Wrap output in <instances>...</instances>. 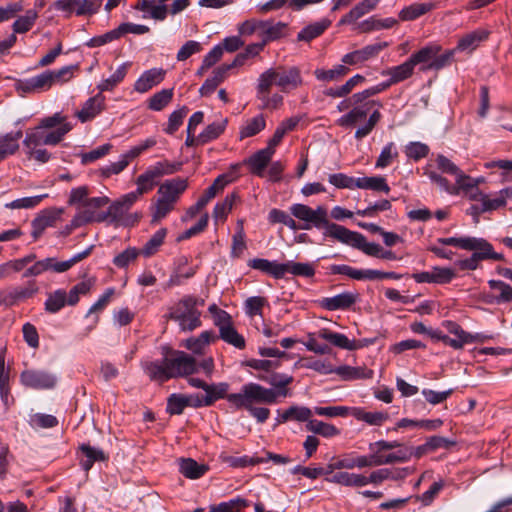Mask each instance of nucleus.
I'll use <instances>...</instances> for the list:
<instances>
[{
	"mask_svg": "<svg viewBox=\"0 0 512 512\" xmlns=\"http://www.w3.org/2000/svg\"><path fill=\"white\" fill-rule=\"evenodd\" d=\"M194 388L200 391L194 393V407L210 406L219 399L225 398L236 409H246L258 423H264L270 416V410L266 407H257L255 404H275L276 401L260 400L256 396L255 389L249 383L244 384L240 392L227 394V383L209 384L194 377Z\"/></svg>",
	"mask_w": 512,
	"mask_h": 512,
	"instance_id": "f257e3e1",
	"label": "nucleus"
},
{
	"mask_svg": "<svg viewBox=\"0 0 512 512\" xmlns=\"http://www.w3.org/2000/svg\"><path fill=\"white\" fill-rule=\"evenodd\" d=\"M151 381L162 384L170 379L192 374V356L183 351L162 347V358L142 364Z\"/></svg>",
	"mask_w": 512,
	"mask_h": 512,
	"instance_id": "f03ea898",
	"label": "nucleus"
},
{
	"mask_svg": "<svg viewBox=\"0 0 512 512\" xmlns=\"http://www.w3.org/2000/svg\"><path fill=\"white\" fill-rule=\"evenodd\" d=\"M303 84L301 71L296 66H277L265 70L258 78L257 90L264 95L271 92L273 86L283 93L298 89Z\"/></svg>",
	"mask_w": 512,
	"mask_h": 512,
	"instance_id": "7ed1b4c3",
	"label": "nucleus"
},
{
	"mask_svg": "<svg viewBox=\"0 0 512 512\" xmlns=\"http://www.w3.org/2000/svg\"><path fill=\"white\" fill-rule=\"evenodd\" d=\"M291 214L304 222V225L299 226V229L308 230L312 227L323 230V237L335 240L342 225L331 222L328 219V212L326 207L318 206L316 209L305 204H293L290 207Z\"/></svg>",
	"mask_w": 512,
	"mask_h": 512,
	"instance_id": "20e7f679",
	"label": "nucleus"
},
{
	"mask_svg": "<svg viewBox=\"0 0 512 512\" xmlns=\"http://www.w3.org/2000/svg\"><path fill=\"white\" fill-rule=\"evenodd\" d=\"M257 378L261 381L266 382L273 388H266L258 383L250 382L252 388L255 389L256 396L260 400L276 401L278 397L286 398L292 395L288 386L293 382L291 375L273 372L269 375L261 374Z\"/></svg>",
	"mask_w": 512,
	"mask_h": 512,
	"instance_id": "39448f33",
	"label": "nucleus"
},
{
	"mask_svg": "<svg viewBox=\"0 0 512 512\" xmlns=\"http://www.w3.org/2000/svg\"><path fill=\"white\" fill-rule=\"evenodd\" d=\"M93 248H94V246L91 245L87 249L73 255L70 259L65 260V261H58L54 257H48V258L39 260V261L33 263L30 267H28L24 271L22 277L23 278L36 277L46 271H53L55 273L66 272L70 268H72L75 264H77L78 262L87 258L91 254Z\"/></svg>",
	"mask_w": 512,
	"mask_h": 512,
	"instance_id": "423d86ee",
	"label": "nucleus"
},
{
	"mask_svg": "<svg viewBox=\"0 0 512 512\" xmlns=\"http://www.w3.org/2000/svg\"><path fill=\"white\" fill-rule=\"evenodd\" d=\"M93 248H94V246L91 245L87 249L73 255L70 259L65 260V261H58L54 257H48V258L39 260V261L33 263L30 267H28L24 271L22 277L23 278L36 277L46 271H53L55 273L66 272L70 268H72L75 264H77L78 262L87 258L91 254Z\"/></svg>",
	"mask_w": 512,
	"mask_h": 512,
	"instance_id": "0eeeda50",
	"label": "nucleus"
},
{
	"mask_svg": "<svg viewBox=\"0 0 512 512\" xmlns=\"http://www.w3.org/2000/svg\"><path fill=\"white\" fill-rule=\"evenodd\" d=\"M181 162H170L163 160L151 165L147 170L136 179L137 191L141 196L151 191L161 177L173 174L180 170Z\"/></svg>",
	"mask_w": 512,
	"mask_h": 512,
	"instance_id": "6e6552de",
	"label": "nucleus"
},
{
	"mask_svg": "<svg viewBox=\"0 0 512 512\" xmlns=\"http://www.w3.org/2000/svg\"><path fill=\"white\" fill-rule=\"evenodd\" d=\"M72 130L71 124H64L55 130L48 131L47 129L38 125L26 132L23 145L25 148H37L44 145L55 146L59 144L64 136Z\"/></svg>",
	"mask_w": 512,
	"mask_h": 512,
	"instance_id": "1a4fd4ad",
	"label": "nucleus"
},
{
	"mask_svg": "<svg viewBox=\"0 0 512 512\" xmlns=\"http://www.w3.org/2000/svg\"><path fill=\"white\" fill-rule=\"evenodd\" d=\"M108 203L109 198L106 196L86 199L73 217L71 221L72 226L80 227L92 222L100 223L106 221L105 211H101L100 208Z\"/></svg>",
	"mask_w": 512,
	"mask_h": 512,
	"instance_id": "9d476101",
	"label": "nucleus"
},
{
	"mask_svg": "<svg viewBox=\"0 0 512 512\" xmlns=\"http://www.w3.org/2000/svg\"><path fill=\"white\" fill-rule=\"evenodd\" d=\"M370 451V455H354V468L362 469L395 463H405L408 461L409 457L407 450L393 451L387 454L377 453L375 449Z\"/></svg>",
	"mask_w": 512,
	"mask_h": 512,
	"instance_id": "9b49d317",
	"label": "nucleus"
},
{
	"mask_svg": "<svg viewBox=\"0 0 512 512\" xmlns=\"http://www.w3.org/2000/svg\"><path fill=\"white\" fill-rule=\"evenodd\" d=\"M335 241L341 244L350 246L352 248L362 251L364 254L379 258L382 252V247L374 242H368L366 237L356 231H352L342 225Z\"/></svg>",
	"mask_w": 512,
	"mask_h": 512,
	"instance_id": "f8f14e48",
	"label": "nucleus"
},
{
	"mask_svg": "<svg viewBox=\"0 0 512 512\" xmlns=\"http://www.w3.org/2000/svg\"><path fill=\"white\" fill-rule=\"evenodd\" d=\"M156 143H157V141L155 138H153V137L147 138L140 144L132 147L130 150H128L124 154L120 155L118 161L110 163L109 165H106L105 167H103L102 174L105 177H110L111 175L119 174L129 165V163L132 160L137 158L144 151L155 146Z\"/></svg>",
	"mask_w": 512,
	"mask_h": 512,
	"instance_id": "ddd939ff",
	"label": "nucleus"
},
{
	"mask_svg": "<svg viewBox=\"0 0 512 512\" xmlns=\"http://www.w3.org/2000/svg\"><path fill=\"white\" fill-rule=\"evenodd\" d=\"M57 380L54 373L41 369H26L20 374L22 385L35 390L53 389Z\"/></svg>",
	"mask_w": 512,
	"mask_h": 512,
	"instance_id": "4468645a",
	"label": "nucleus"
},
{
	"mask_svg": "<svg viewBox=\"0 0 512 512\" xmlns=\"http://www.w3.org/2000/svg\"><path fill=\"white\" fill-rule=\"evenodd\" d=\"M55 10L69 18L73 14L76 16H91L99 12L100 7L91 0H57L53 3Z\"/></svg>",
	"mask_w": 512,
	"mask_h": 512,
	"instance_id": "2eb2a0df",
	"label": "nucleus"
},
{
	"mask_svg": "<svg viewBox=\"0 0 512 512\" xmlns=\"http://www.w3.org/2000/svg\"><path fill=\"white\" fill-rule=\"evenodd\" d=\"M374 107H382V104L376 100H362L353 105L349 112L342 115L337 123L341 127H352L365 119Z\"/></svg>",
	"mask_w": 512,
	"mask_h": 512,
	"instance_id": "dca6fc26",
	"label": "nucleus"
},
{
	"mask_svg": "<svg viewBox=\"0 0 512 512\" xmlns=\"http://www.w3.org/2000/svg\"><path fill=\"white\" fill-rule=\"evenodd\" d=\"M388 46L387 42H380L367 45L361 49L354 50L345 54L341 62L349 66H356L369 59L376 57L384 48Z\"/></svg>",
	"mask_w": 512,
	"mask_h": 512,
	"instance_id": "f3484780",
	"label": "nucleus"
},
{
	"mask_svg": "<svg viewBox=\"0 0 512 512\" xmlns=\"http://www.w3.org/2000/svg\"><path fill=\"white\" fill-rule=\"evenodd\" d=\"M171 319L178 322L181 330H192V299L185 297L179 301L171 310Z\"/></svg>",
	"mask_w": 512,
	"mask_h": 512,
	"instance_id": "a211bd4d",
	"label": "nucleus"
},
{
	"mask_svg": "<svg viewBox=\"0 0 512 512\" xmlns=\"http://www.w3.org/2000/svg\"><path fill=\"white\" fill-rule=\"evenodd\" d=\"M317 337L329 342L331 345L349 351L357 350L362 345L357 340H350L344 334L334 332L328 328H322L317 332Z\"/></svg>",
	"mask_w": 512,
	"mask_h": 512,
	"instance_id": "6ab92c4d",
	"label": "nucleus"
},
{
	"mask_svg": "<svg viewBox=\"0 0 512 512\" xmlns=\"http://www.w3.org/2000/svg\"><path fill=\"white\" fill-rule=\"evenodd\" d=\"M468 250L474 251L473 253L478 257L480 261L488 259L495 261L505 260L504 255L495 252L493 246L483 238L471 237L468 245Z\"/></svg>",
	"mask_w": 512,
	"mask_h": 512,
	"instance_id": "aec40b11",
	"label": "nucleus"
},
{
	"mask_svg": "<svg viewBox=\"0 0 512 512\" xmlns=\"http://www.w3.org/2000/svg\"><path fill=\"white\" fill-rule=\"evenodd\" d=\"M105 98L101 93L89 98L82 106L81 110L76 112V117L85 123L94 119L104 109Z\"/></svg>",
	"mask_w": 512,
	"mask_h": 512,
	"instance_id": "412c9836",
	"label": "nucleus"
},
{
	"mask_svg": "<svg viewBox=\"0 0 512 512\" xmlns=\"http://www.w3.org/2000/svg\"><path fill=\"white\" fill-rule=\"evenodd\" d=\"M164 76L165 71L163 69L152 68L147 70L136 80L134 89L139 93H145L161 83Z\"/></svg>",
	"mask_w": 512,
	"mask_h": 512,
	"instance_id": "4be33fe9",
	"label": "nucleus"
},
{
	"mask_svg": "<svg viewBox=\"0 0 512 512\" xmlns=\"http://www.w3.org/2000/svg\"><path fill=\"white\" fill-rule=\"evenodd\" d=\"M357 296L350 292H344L333 297H326L320 301V306L329 311L345 310L355 304Z\"/></svg>",
	"mask_w": 512,
	"mask_h": 512,
	"instance_id": "5701e85b",
	"label": "nucleus"
},
{
	"mask_svg": "<svg viewBox=\"0 0 512 512\" xmlns=\"http://www.w3.org/2000/svg\"><path fill=\"white\" fill-rule=\"evenodd\" d=\"M186 187V180L180 178L167 180L158 189L159 198L175 203Z\"/></svg>",
	"mask_w": 512,
	"mask_h": 512,
	"instance_id": "b1692460",
	"label": "nucleus"
},
{
	"mask_svg": "<svg viewBox=\"0 0 512 512\" xmlns=\"http://www.w3.org/2000/svg\"><path fill=\"white\" fill-rule=\"evenodd\" d=\"M398 24V20L393 17L380 19L377 16H371L357 23L355 29L360 33H370L383 29H390Z\"/></svg>",
	"mask_w": 512,
	"mask_h": 512,
	"instance_id": "393cba45",
	"label": "nucleus"
},
{
	"mask_svg": "<svg viewBox=\"0 0 512 512\" xmlns=\"http://www.w3.org/2000/svg\"><path fill=\"white\" fill-rule=\"evenodd\" d=\"M441 46L438 44L427 45L417 52H414L410 55V60L416 67L420 65L419 70L422 72L430 71L431 69H424L425 66L430 65L433 62V57L440 53Z\"/></svg>",
	"mask_w": 512,
	"mask_h": 512,
	"instance_id": "a878e982",
	"label": "nucleus"
},
{
	"mask_svg": "<svg viewBox=\"0 0 512 512\" xmlns=\"http://www.w3.org/2000/svg\"><path fill=\"white\" fill-rule=\"evenodd\" d=\"M248 266L252 269L259 270L275 279L283 278V263L270 261L264 258H254L248 261Z\"/></svg>",
	"mask_w": 512,
	"mask_h": 512,
	"instance_id": "bb28decb",
	"label": "nucleus"
},
{
	"mask_svg": "<svg viewBox=\"0 0 512 512\" xmlns=\"http://www.w3.org/2000/svg\"><path fill=\"white\" fill-rule=\"evenodd\" d=\"M274 153L275 152L272 151L271 148L266 147L253 154L248 160L251 173L262 177L264 175V170L270 163Z\"/></svg>",
	"mask_w": 512,
	"mask_h": 512,
	"instance_id": "cd10ccee",
	"label": "nucleus"
},
{
	"mask_svg": "<svg viewBox=\"0 0 512 512\" xmlns=\"http://www.w3.org/2000/svg\"><path fill=\"white\" fill-rule=\"evenodd\" d=\"M380 0H362L357 3L347 14L340 19V24H350L356 22L364 15L373 11Z\"/></svg>",
	"mask_w": 512,
	"mask_h": 512,
	"instance_id": "c85d7f7f",
	"label": "nucleus"
},
{
	"mask_svg": "<svg viewBox=\"0 0 512 512\" xmlns=\"http://www.w3.org/2000/svg\"><path fill=\"white\" fill-rule=\"evenodd\" d=\"M489 31L485 29H477L464 35L458 41L455 50L459 51H473L479 44L488 39Z\"/></svg>",
	"mask_w": 512,
	"mask_h": 512,
	"instance_id": "c756f323",
	"label": "nucleus"
},
{
	"mask_svg": "<svg viewBox=\"0 0 512 512\" xmlns=\"http://www.w3.org/2000/svg\"><path fill=\"white\" fill-rule=\"evenodd\" d=\"M334 373L345 381L370 379L373 377V371L364 366L352 367L349 365H342L336 367L334 369Z\"/></svg>",
	"mask_w": 512,
	"mask_h": 512,
	"instance_id": "7c9ffc66",
	"label": "nucleus"
},
{
	"mask_svg": "<svg viewBox=\"0 0 512 512\" xmlns=\"http://www.w3.org/2000/svg\"><path fill=\"white\" fill-rule=\"evenodd\" d=\"M232 179L227 174L219 175L204 192L203 196L199 198L196 204L197 209L203 208L211 199H213L225 186H227Z\"/></svg>",
	"mask_w": 512,
	"mask_h": 512,
	"instance_id": "2f4dec72",
	"label": "nucleus"
},
{
	"mask_svg": "<svg viewBox=\"0 0 512 512\" xmlns=\"http://www.w3.org/2000/svg\"><path fill=\"white\" fill-rule=\"evenodd\" d=\"M226 125L227 119L209 124L202 132L194 136V146L204 145L217 139L225 131Z\"/></svg>",
	"mask_w": 512,
	"mask_h": 512,
	"instance_id": "473e14b6",
	"label": "nucleus"
},
{
	"mask_svg": "<svg viewBox=\"0 0 512 512\" xmlns=\"http://www.w3.org/2000/svg\"><path fill=\"white\" fill-rule=\"evenodd\" d=\"M415 66L408 58L404 63L391 67L383 72V75L390 76V83H399L410 78L414 73Z\"/></svg>",
	"mask_w": 512,
	"mask_h": 512,
	"instance_id": "72a5a7b5",
	"label": "nucleus"
},
{
	"mask_svg": "<svg viewBox=\"0 0 512 512\" xmlns=\"http://www.w3.org/2000/svg\"><path fill=\"white\" fill-rule=\"evenodd\" d=\"M264 24V26H261L260 37L265 45L284 36L287 27L285 23L264 21Z\"/></svg>",
	"mask_w": 512,
	"mask_h": 512,
	"instance_id": "f704fd0d",
	"label": "nucleus"
},
{
	"mask_svg": "<svg viewBox=\"0 0 512 512\" xmlns=\"http://www.w3.org/2000/svg\"><path fill=\"white\" fill-rule=\"evenodd\" d=\"M266 127L265 117L260 114L251 119H248L240 128L239 138L243 140L248 137H253L264 130Z\"/></svg>",
	"mask_w": 512,
	"mask_h": 512,
	"instance_id": "c9c22d12",
	"label": "nucleus"
},
{
	"mask_svg": "<svg viewBox=\"0 0 512 512\" xmlns=\"http://www.w3.org/2000/svg\"><path fill=\"white\" fill-rule=\"evenodd\" d=\"M433 8L434 5L432 3H413L407 7H404L399 12V19L401 21H413L428 13Z\"/></svg>",
	"mask_w": 512,
	"mask_h": 512,
	"instance_id": "e433bc0d",
	"label": "nucleus"
},
{
	"mask_svg": "<svg viewBox=\"0 0 512 512\" xmlns=\"http://www.w3.org/2000/svg\"><path fill=\"white\" fill-rule=\"evenodd\" d=\"M349 72H350V68L346 64L342 63V64H338V65L334 66L332 69H328V70L318 68L314 71V75H315L316 79L319 81L330 82V81H335V80H339V79L343 78Z\"/></svg>",
	"mask_w": 512,
	"mask_h": 512,
	"instance_id": "4c0bfd02",
	"label": "nucleus"
},
{
	"mask_svg": "<svg viewBox=\"0 0 512 512\" xmlns=\"http://www.w3.org/2000/svg\"><path fill=\"white\" fill-rule=\"evenodd\" d=\"M356 187L360 189L384 192L385 194L390 192V187L388 186L386 179L382 176L357 178Z\"/></svg>",
	"mask_w": 512,
	"mask_h": 512,
	"instance_id": "58836bf2",
	"label": "nucleus"
},
{
	"mask_svg": "<svg viewBox=\"0 0 512 512\" xmlns=\"http://www.w3.org/2000/svg\"><path fill=\"white\" fill-rule=\"evenodd\" d=\"M331 22L327 19H323L319 22L312 23L303 28L297 35L299 41L309 42L319 37L329 26Z\"/></svg>",
	"mask_w": 512,
	"mask_h": 512,
	"instance_id": "ea45409f",
	"label": "nucleus"
},
{
	"mask_svg": "<svg viewBox=\"0 0 512 512\" xmlns=\"http://www.w3.org/2000/svg\"><path fill=\"white\" fill-rule=\"evenodd\" d=\"M80 450L85 458L81 460V466L85 471H89L94 462L106 460V456L101 449L94 448L88 444H82Z\"/></svg>",
	"mask_w": 512,
	"mask_h": 512,
	"instance_id": "a19ab883",
	"label": "nucleus"
},
{
	"mask_svg": "<svg viewBox=\"0 0 512 512\" xmlns=\"http://www.w3.org/2000/svg\"><path fill=\"white\" fill-rule=\"evenodd\" d=\"M283 277L289 273L294 276H302L306 278L313 277L315 275V268L310 263H300L294 261H287L283 263Z\"/></svg>",
	"mask_w": 512,
	"mask_h": 512,
	"instance_id": "79ce46f5",
	"label": "nucleus"
},
{
	"mask_svg": "<svg viewBox=\"0 0 512 512\" xmlns=\"http://www.w3.org/2000/svg\"><path fill=\"white\" fill-rule=\"evenodd\" d=\"M38 12L34 9H29L25 12V15L17 18L13 25L12 29L14 33L23 34L28 32L35 24L38 19Z\"/></svg>",
	"mask_w": 512,
	"mask_h": 512,
	"instance_id": "37998d69",
	"label": "nucleus"
},
{
	"mask_svg": "<svg viewBox=\"0 0 512 512\" xmlns=\"http://www.w3.org/2000/svg\"><path fill=\"white\" fill-rule=\"evenodd\" d=\"M128 66V63H123L109 78L103 80L98 85L99 93L102 94L104 91H112L120 82H122L127 74Z\"/></svg>",
	"mask_w": 512,
	"mask_h": 512,
	"instance_id": "c03bdc74",
	"label": "nucleus"
},
{
	"mask_svg": "<svg viewBox=\"0 0 512 512\" xmlns=\"http://www.w3.org/2000/svg\"><path fill=\"white\" fill-rule=\"evenodd\" d=\"M333 274L345 275L354 280H369V269H356L349 265H332L330 268Z\"/></svg>",
	"mask_w": 512,
	"mask_h": 512,
	"instance_id": "a18cd8bd",
	"label": "nucleus"
},
{
	"mask_svg": "<svg viewBox=\"0 0 512 512\" xmlns=\"http://www.w3.org/2000/svg\"><path fill=\"white\" fill-rule=\"evenodd\" d=\"M306 428L308 431H311L315 434L321 435L326 438L334 437L340 434V430L334 425L315 419L310 420L306 424Z\"/></svg>",
	"mask_w": 512,
	"mask_h": 512,
	"instance_id": "49530a36",
	"label": "nucleus"
},
{
	"mask_svg": "<svg viewBox=\"0 0 512 512\" xmlns=\"http://www.w3.org/2000/svg\"><path fill=\"white\" fill-rule=\"evenodd\" d=\"M488 285L491 290L497 291L498 295L495 296V302L509 303L512 302V286L501 280H489Z\"/></svg>",
	"mask_w": 512,
	"mask_h": 512,
	"instance_id": "de8ad7c7",
	"label": "nucleus"
},
{
	"mask_svg": "<svg viewBox=\"0 0 512 512\" xmlns=\"http://www.w3.org/2000/svg\"><path fill=\"white\" fill-rule=\"evenodd\" d=\"M247 245L245 241V232L243 229L242 221H238L237 230L232 236V244H231V257L232 258H240L244 251L246 250Z\"/></svg>",
	"mask_w": 512,
	"mask_h": 512,
	"instance_id": "09e8293b",
	"label": "nucleus"
},
{
	"mask_svg": "<svg viewBox=\"0 0 512 512\" xmlns=\"http://www.w3.org/2000/svg\"><path fill=\"white\" fill-rule=\"evenodd\" d=\"M236 193H231L225 197V199L217 203L213 210V218L216 222H224L227 215L232 210L234 202L237 198Z\"/></svg>",
	"mask_w": 512,
	"mask_h": 512,
	"instance_id": "8fccbe9b",
	"label": "nucleus"
},
{
	"mask_svg": "<svg viewBox=\"0 0 512 512\" xmlns=\"http://www.w3.org/2000/svg\"><path fill=\"white\" fill-rule=\"evenodd\" d=\"M67 304V293L63 289H58L49 294L45 301V309L50 313H57Z\"/></svg>",
	"mask_w": 512,
	"mask_h": 512,
	"instance_id": "3c124183",
	"label": "nucleus"
},
{
	"mask_svg": "<svg viewBox=\"0 0 512 512\" xmlns=\"http://www.w3.org/2000/svg\"><path fill=\"white\" fill-rule=\"evenodd\" d=\"M219 337L237 349H244L246 346L245 338L237 332L233 325L229 327H221Z\"/></svg>",
	"mask_w": 512,
	"mask_h": 512,
	"instance_id": "603ef678",
	"label": "nucleus"
},
{
	"mask_svg": "<svg viewBox=\"0 0 512 512\" xmlns=\"http://www.w3.org/2000/svg\"><path fill=\"white\" fill-rule=\"evenodd\" d=\"M94 284V279H88L73 286L72 289L67 294V305L74 306L75 304H77L80 299V296L87 295Z\"/></svg>",
	"mask_w": 512,
	"mask_h": 512,
	"instance_id": "864d4df0",
	"label": "nucleus"
},
{
	"mask_svg": "<svg viewBox=\"0 0 512 512\" xmlns=\"http://www.w3.org/2000/svg\"><path fill=\"white\" fill-rule=\"evenodd\" d=\"M380 108L381 107H377L374 110L372 109L367 122L363 126L357 128L354 134V137L357 140H361L368 136L373 131L378 122L381 120L382 114L380 112Z\"/></svg>",
	"mask_w": 512,
	"mask_h": 512,
	"instance_id": "5fc2aeb1",
	"label": "nucleus"
},
{
	"mask_svg": "<svg viewBox=\"0 0 512 512\" xmlns=\"http://www.w3.org/2000/svg\"><path fill=\"white\" fill-rule=\"evenodd\" d=\"M356 419L364 421L369 425L380 426L388 420L389 415L386 412H367L363 409H356L354 412Z\"/></svg>",
	"mask_w": 512,
	"mask_h": 512,
	"instance_id": "6e6d98bb",
	"label": "nucleus"
},
{
	"mask_svg": "<svg viewBox=\"0 0 512 512\" xmlns=\"http://www.w3.org/2000/svg\"><path fill=\"white\" fill-rule=\"evenodd\" d=\"M56 220V215L50 212H45L32 221V236L38 239L47 227L53 226Z\"/></svg>",
	"mask_w": 512,
	"mask_h": 512,
	"instance_id": "4d7b16f0",
	"label": "nucleus"
},
{
	"mask_svg": "<svg viewBox=\"0 0 512 512\" xmlns=\"http://www.w3.org/2000/svg\"><path fill=\"white\" fill-rule=\"evenodd\" d=\"M437 167L443 172L456 176V183H463L466 179V175L447 157L444 155H438Z\"/></svg>",
	"mask_w": 512,
	"mask_h": 512,
	"instance_id": "13d9d810",
	"label": "nucleus"
},
{
	"mask_svg": "<svg viewBox=\"0 0 512 512\" xmlns=\"http://www.w3.org/2000/svg\"><path fill=\"white\" fill-rule=\"evenodd\" d=\"M167 230L162 228L155 232L151 238L146 242V244L141 249L140 253L146 257H150L157 252L159 247L163 244L164 239L166 237Z\"/></svg>",
	"mask_w": 512,
	"mask_h": 512,
	"instance_id": "bf43d9fd",
	"label": "nucleus"
},
{
	"mask_svg": "<svg viewBox=\"0 0 512 512\" xmlns=\"http://www.w3.org/2000/svg\"><path fill=\"white\" fill-rule=\"evenodd\" d=\"M215 369L214 359L212 356L194 355V375L203 374L211 377Z\"/></svg>",
	"mask_w": 512,
	"mask_h": 512,
	"instance_id": "052dcab7",
	"label": "nucleus"
},
{
	"mask_svg": "<svg viewBox=\"0 0 512 512\" xmlns=\"http://www.w3.org/2000/svg\"><path fill=\"white\" fill-rule=\"evenodd\" d=\"M508 199L507 188L502 189L497 194L494 195L493 198H490L487 194L483 204L481 205V211H493L497 210L506 205V201Z\"/></svg>",
	"mask_w": 512,
	"mask_h": 512,
	"instance_id": "680f3d73",
	"label": "nucleus"
},
{
	"mask_svg": "<svg viewBox=\"0 0 512 512\" xmlns=\"http://www.w3.org/2000/svg\"><path fill=\"white\" fill-rule=\"evenodd\" d=\"M267 304V300L261 296H252L244 302V310L247 316L255 317L262 316V310Z\"/></svg>",
	"mask_w": 512,
	"mask_h": 512,
	"instance_id": "e2e57ef3",
	"label": "nucleus"
},
{
	"mask_svg": "<svg viewBox=\"0 0 512 512\" xmlns=\"http://www.w3.org/2000/svg\"><path fill=\"white\" fill-rule=\"evenodd\" d=\"M218 336L212 330L203 331L196 339H194V355H204L206 347L214 343Z\"/></svg>",
	"mask_w": 512,
	"mask_h": 512,
	"instance_id": "0e129e2a",
	"label": "nucleus"
},
{
	"mask_svg": "<svg viewBox=\"0 0 512 512\" xmlns=\"http://www.w3.org/2000/svg\"><path fill=\"white\" fill-rule=\"evenodd\" d=\"M172 96L173 92L171 89H163L150 98L148 107L151 110L160 111L170 103Z\"/></svg>",
	"mask_w": 512,
	"mask_h": 512,
	"instance_id": "69168bd1",
	"label": "nucleus"
},
{
	"mask_svg": "<svg viewBox=\"0 0 512 512\" xmlns=\"http://www.w3.org/2000/svg\"><path fill=\"white\" fill-rule=\"evenodd\" d=\"M397 157L398 151L396 149L395 144L393 142H389L383 147L379 157L376 160L375 166L377 168H385L389 166L392 163L393 159Z\"/></svg>",
	"mask_w": 512,
	"mask_h": 512,
	"instance_id": "338daca9",
	"label": "nucleus"
},
{
	"mask_svg": "<svg viewBox=\"0 0 512 512\" xmlns=\"http://www.w3.org/2000/svg\"><path fill=\"white\" fill-rule=\"evenodd\" d=\"M128 208L121 202L120 199L114 201L109 207L108 210L105 211L106 221L110 222H121L128 212Z\"/></svg>",
	"mask_w": 512,
	"mask_h": 512,
	"instance_id": "774afa93",
	"label": "nucleus"
}]
</instances>
